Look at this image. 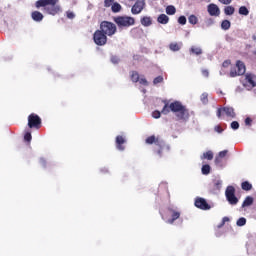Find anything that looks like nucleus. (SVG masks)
Masks as SVG:
<instances>
[{
    "label": "nucleus",
    "mask_w": 256,
    "mask_h": 256,
    "mask_svg": "<svg viewBox=\"0 0 256 256\" xmlns=\"http://www.w3.org/2000/svg\"><path fill=\"white\" fill-rule=\"evenodd\" d=\"M145 143L147 145H155L156 147H158V149H154L155 153H157V155H159L161 157V155H163V147H165V141H163L159 136H149L148 138H146Z\"/></svg>",
    "instance_id": "20e7f679"
},
{
    "label": "nucleus",
    "mask_w": 256,
    "mask_h": 256,
    "mask_svg": "<svg viewBox=\"0 0 256 256\" xmlns=\"http://www.w3.org/2000/svg\"><path fill=\"white\" fill-rule=\"evenodd\" d=\"M93 41L98 47H103L107 45V34L103 33L101 30H96L93 34Z\"/></svg>",
    "instance_id": "0eeeda50"
},
{
    "label": "nucleus",
    "mask_w": 256,
    "mask_h": 256,
    "mask_svg": "<svg viewBox=\"0 0 256 256\" xmlns=\"http://www.w3.org/2000/svg\"><path fill=\"white\" fill-rule=\"evenodd\" d=\"M221 29L229 31V29H231V22L229 20H223L221 23Z\"/></svg>",
    "instance_id": "5701e85b"
},
{
    "label": "nucleus",
    "mask_w": 256,
    "mask_h": 256,
    "mask_svg": "<svg viewBox=\"0 0 256 256\" xmlns=\"http://www.w3.org/2000/svg\"><path fill=\"white\" fill-rule=\"evenodd\" d=\"M246 83L249 87H256V76L253 74H247L245 77Z\"/></svg>",
    "instance_id": "dca6fc26"
},
{
    "label": "nucleus",
    "mask_w": 256,
    "mask_h": 256,
    "mask_svg": "<svg viewBox=\"0 0 256 256\" xmlns=\"http://www.w3.org/2000/svg\"><path fill=\"white\" fill-rule=\"evenodd\" d=\"M169 213H171V219L167 220V223H169V225H173L175 223V221H177V219H179V217H181V212L169 207L168 208Z\"/></svg>",
    "instance_id": "ddd939ff"
},
{
    "label": "nucleus",
    "mask_w": 256,
    "mask_h": 256,
    "mask_svg": "<svg viewBox=\"0 0 256 256\" xmlns=\"http://www.w3.org/2000/svg\"><path fill=\"white\" fill-rule=\"evenodd\" d=\"M254 55H256V50L254 51Z\"/></svg>",
    "instance_id": "13d9d810"
},
{
    "label": "nucleus",
    "mask_w": 256,
    "mask_h": 256,
    "mask_svg": "<svg viewBox=\"0 0 256 256\" xmlns=\"http://www.w3.org/2000/svg\"><path fill=\"white\" fill-rule=\"evenodd\" d=\"M223 112L227 115V117L235 118V110L231 107H224Z\"/></svg>",
    "instance_id": "412c9836"
},
{
    "label": "nucleus",
    "mask_w": 256,
    "mask_h": 256,
    "mask_svg": "<svg viewBox=\"0 0 256 256\" xmlns=\"http://www.w3.org/2000/svg\"><path fill=\"white\" fill-rule=\"evenodd\" d=\"M111 63H113L114 65H117L119 63V57L112 56L111 57Z\"/></svg>",
    "instance_id": "c03bdc74"
},
{
    "label": "nucleus",
    "mask_w": 256,
    "mask_h": 256,
    "mask_svg": "<svg viewBox=\"0 0 256 256\" xmlns=\"http://www.w3.org/2000/svg\"><path fill=\"white\" fill-rule=\"evenodd\" d=\"M195 207H197V209H201L202 211H209V209H211V205H209L207 200L204 198H196Z\"/></svg>",
    "instance_id": "9b49d317"
},
{
    "label": "nucleus",
    "mask_w": 256,
    "mask_h": 256,
    "mask_svg": "<svg viewBox=\"0 0 256 256\" xmlns=\"http://www.w3.org/2000/svg\"><path fill=\"white\" fill-rule=\"evenodd\" d=\"M31 18L33 19V21H35L36 23H41V21H43V19H45V16L43 15V13H41L40 11H33L31 13Z\"/></svg>",
    "instance_id": "2eb2a0df"
},
{
    "label": "nucleus",
    "mask_w": 256,
    "mask_h": 256,
    "mask_svg": "<svg viewBox=\"0 0 256 256\" xmlns=\"http://www.w3.org/2000/svg\"><path fill=\"white\" fill-rule=\"evenodd\" d=\"M166 13L167 15H175L177 13V9L173 5H169L166 7Z\"/></svg>",
    "instance_id": "bb28decb"
},
{
    "label": "nucleus",
    "mask_w": 256,
    "mask_h": 256,
    "mask_svg": "<svg viewBox=\"0 0 256 256\" xmlns=\"http://www.w3.org/2000/svg\"><path fill=\"white\" fill-rule=\"evenodd\" d=\"M236 224L238 227H244V225L247 224V219H245L244 217H241L237 220Z\"/></svg>",
    "instance_id": "f704fd0d"
},
{
    "label": "nucleus",
    "mask_w": 256,
    "mask_h": 256,
    "mask_svg": "<svg viewBox=\"0 0 256 256\" xmlns=\"http://www.w3.org/2000/svg\"><path fill=\"white\" fill-rule=\"evenodd\" d=\"M188 21L191 25H197L199 23V19L193 14L188 17Z\"/></svg>",
    "instance_id": "c756f323"
},
{
    "label": "nucleus",
    "mask_w": 256,
    "mask_h": 256,
    "mask_svg": "<svg viewBox=\"0 0 256 256\" xmlns=\"http://www.w3.org/2000/svg\"><path fill=\"white\" fill-rule=\"evenodd\" d=\"M214 131H216V133H223V128H221V126L217 125L214 127Z\"/></svg>",
    "instance_id": "de8ad7c7"
},
{
    "label": "nucleus",
    "mask_w": 256,
    "mask_h": 256,
    "mask_svg": "<svg viewBox=\"0 0 256 256\" xmlns=\"http://www.w3.org/2000/svg\"><path fill=\"white\" fill-rule=\"evenodd\" d=\"M162 103H164V106L161 110H155L152 112V117L154 119H159L162 115H169V112L175 114L176 121H182V123H187L189 121V117L191 115L189 114V109L183 103L180 101H174L169 104V100H162Z\"/></svg>",
    "instance_id": "f257e3e1"
},
{
    "label": "nucleus",
    "mask_w": 256,
    "mask_h": 256,
    "mask_svg": "<svg viewBox=\"0 0 256 256\" xmlns=\"http://www.w3.org/2000/svg\"><path fill=\"white\" fill-rule=\"evenodd\" d=\"M207 11L211 17H219V15H221V10L217 4H209Z\"/></svg>",
    "instance_id": "f8f14e48"
},
{
    "label": "nucleus",
    "mask_w": 256,
    "mask_h": 256,
    "mask_svg": "<svg viewBox=\"0 0 256 256\" xmlns=\"http://www.w3.org/2000/svg\"><path fill=\"white\" fill-rule=\"evenodd\" d=\"M231 129H234V130L239 129V122L233 121V122L231 123Z\"/></svg>",
    "instance_id": "79ce46f5"
},
{
    "label": "nucleus",
    "mask_w": 256,
    "mask_h": 256,
    "mask_svg": "<svg viewBox=\"0 0 256 256\" xmlns=\"http://www.w3.org/2000/svg\"><path fill=\"white\" fill-rule=\"evenodd\" d=\"M28 127L30 129H41V117L32 113L28 116Z\"/></svg>",
    "instance_id": "1a4fd4ad"
},
{
    "label": "nucleus",
    "mask_w": 256,
    "mask_h": 256,
    "mask_svg": "<svg viewBox=\"0 0 256 256\" xmlns=\"http://www.w3.org/2000/svg\"><path fill=\"white\" fill-rule=\"evenodd\" d=\"M253 41H256V34L252 36Z\"/></svg>",
    "instance_id": "6e6d98bb"
},
{
    "label": "nucleus",
    "mask_w": 256,
    "mask_h": 256,
    "mask_svg": "<svg viewBox=\"0 0 256 256\" xmlns=\"http://www.w3.org/2000/svg\"><path fill=\"white\" fill-rule=\"evenodd\" d=\"M130 79L133 83H139V72L132 71L130 75Z\"/></svg>",
    "instance_id": "b1692460"
},
{
    "label": "nucleus",
    "mask_w": 256,
    "mask_h": 256,
    "mask_svg": "<svg viewBox=\"0 0 256 256\" xmlns=\"http://www.w3.org/2000/svg\"><path fill=\"white\" fill-rule=\"evenodd\" d=\"M221 113H223V108H218L216 115L219 119H221Z\"/></svg>",
    "instance_id": "864d4df0"
},
{
    "label": "nucleus",
    "mask_w": 256,
    "mask_h": 256,
    "mask_svg": "<svg viewBox=\"0 0 256 256\" xmlns=\"http://www.w3.org/2000/svg\"><path fill=\"white\" fill-rule=\"evenodd\" d=\"M253 201H254L253 197L247 196L242 203V208L251 207V205L253 204Z\"/></svg>",
    "instance_id": "4be33fe9"
},
{
    "label": "nucleus",
    "mask_w": 256,
    "mask_h": 256,
    "mask_svg": "<svg viewBox=\"0 0 256 256\" xmlns=\"http://www.w3.org/2000/svg\"><path fill=\"white\" fill-rule=\"evenodd\" d=\"M214 163L217 165V167H224L225 165L223 164V158H220L219 156H216Z\"/></svg>",
    "instance_id": "72a5a7b5"
},
{
    "label": "nucleus",
    "mask_w": 256,
    "mask_h": 256,
    "mask_svg": "<svg viewBox=\"0 0 256 256\" xmlns=\"http://www.w3.org/2000/svg\"><path fill=\"white\" fill-rule=\"evenodd\" d=\"M229 153L228 150H223V151H220L219 154H218V157L222 158V159H225V157H227V154Z\"/></svg>",
    "instance_id": "ea45409f"
},
{
    "label": "nucleus",
    "mask_w": 256,
    "mask_h": 256,
    "mask_svg": "<svg viewBox=\"0 0 256 256\" xmlns=\"http://www.w3.org/2000/svg\"><path fill=\"white\" fill-rule=\"evenodd\" d=\"M138 81H139L140 85H145V86L149 85V82L145 78H141Z\"/></svg>",
    "instance_id": "49530a36"
},
{
    "label": "nucleus",
    "mask_w": 256,
    "mask_h": 256,
    "mask_svg": "<svg viewBox=\"0 0 256 256\" xmlns=\"http://www.w3.org/2000/svg\"><path fill=\"white\" fill-rule=\"evenodd\" d=\"M222 5H230L233 0H218Z\"/></svg>",
    "instance_id": "09e8293b"
},
{
    "label": "nucleus",
    "mask_w": 256,
    "mask_h": 256,
    "mask_svg": "<svg viewBox=\"0 0 256 256\" xmlns=\"http://www.w3.org/2000/svg\"><path fill=\"white\" fill-rule=\"evenodd\" d=\"M31 139H33L31 132H26V134L24 135V140L27 141V143H31Z\"/></svg>",
    "instance_id": "4c0bfd02"
},
{
    "label": "nucleus",
    "mask_w": 256,
    "mask_h": 256,
    "mask_svg": "<svg viewBox=\"0 0 256 256\" xmlns=\"http://www.w3.org/2000/svg\"><path fill=\"white\" fill-rule=\"evenodd\" d=\"M239 15H244V16L249 15V9H247V7L245 6H241L239 8Z\"/></svg>",
    "instance_id": "473e14b6"
},
{
    "label": "nucleus",
    "mask_w": 256,
    "mask_h": 256,
    "mask_svg": "<svg viewBox=\"0 0 256 256\" xmlns=\"http://www.w3.org/2000/svg\"><path fill=\"white\" fill-rule=\"evenodd\" d=\"M178 23H179L180 25H186V24H187V18H186L185 16H180V17L178 18Z\"/></svg>",
    "instance_id": "58836bf2"
},
{
    "label": "nucleus",
    "mask_w": 256,
    "mask_h": 256,
    "mask_svg": "<svg viewBox=\"0 0 256 256\" xmlns=\"http://www.w3.org/2000/svg\"><path fill=\"white\" fill-rule=\"evenodd\" d=\"M115 0H104V7H111Z\"/></svg>",
    "instance_id": "a19ab883"
},
{
    "label": "nucleus",
    "mask_w": 256,
    "mask_h": 256,
    "mask_svg": "<svg viewBox=\"0 0 256 256\" xmlns=\"http://www.w3.org/2000/svg\"><path fill=\"white\" fill-rule=\"evenodd\" d=\"M112 11L113 13H119V11H121V4L119 3L112 4Z\"/></svg>",
    "instance_id": "c9c22d12"
},
{
    "label": "nucleus",
    "mask_w": 256,
    "mask_h": 256,
    "mask_svg": "<svg viewBox=\"0 0 256 256\" xmlns=\"http://www.w3.org/2000/svg\"><path fill=\"white\" fill-rule=\"evenodd\" d=\"M241 187H242L243 191H251V189H253V185L251 183H249L248 181L242 182Z\"/></svg>",
    "instance_id": "393cba45"
},
{
    "label": "nucleus",
    "mask_w": 256,
    "mask_h": 256,
    "mask_svg": "<svg viewBox=\"0 0 256 256\" xmlns=\"http://www.w3.org/2000/svg\"><path fill=\"white\" fill-rule=\"evenodd\" d=\"M245 71V63H243L241 60H238L236 65L230 69V77H239L240 75H245Z\"/></svg>",
    "instance_id": "423d86ee"
},
{
    "label": "nucleus",
    "mask_w": 256,
    "mask_h": 256,
    "mask_svg": "<svg viewBox=\"0 0 256 256\" xmlns=\"http://www.w3.org/2000/svg\"><path fill=\"white\" fill-rule=\"evenodd\" d=\"M140 23L143 27H151V25H153V20L149 16H144L140 19Z\"/></svg>",
    "instance_id": "f3484780"
},
{
    "label": "nucleus",
    "mask_w": 256,
    "mask_h": 256,
    "mask_svg": "<svg viewBox=\"0 0 256 256\" xmlns=\"http://www.w3.org/2000/svg\"><path fill=\"white\" fill-rule=\"evenodd\" d=\"M200 101L203 103V105H207V103H209V94L207 92L202 93L200 96Z\"/></svg>",
    "instance_id": "a878e982"
},
{
    "label": "nucleus",
    "mask_w": 256,
    "mask_h": 256,
    "mask_svg": "<svg viewBox=\"0 0 256 256\" xmlns=\"http://www.w3.org/2000/svg\"><path fill=\"white\" fill-rule=\"evenodd\" d=\"M202 75H203L204 77H209V71H208V70H203V71H202Z\"/></svg>",
    "instance_id": "5fc2aeb1"
},
{
    "label": "nucleus",
    "mask_w": 256,
    "mask_h": 256,
    "mask_svg": "<svg viewBox=\"0 0 256 256\" xmlns=\"http://www.w3.org/2000/svg\"><path fill=\"white\" fill-rule=\"evenodd\" d=\"M157 21L161 25H167V23H169V16H167L166 14H160L157 18Z\"/></svg>",
    "instance_id": "6ab92c4d"
},
{
    "label": "nucleus",
    "mask_w": 256,
    "mask_h": 256,
    "mask_svg": "<svg viewBox=\"0 0 256 256\" xmlns=\"http://www.w3.org/2000/svg\"><path fill=\"white\" fill-rule=\"evenodd\" d=\"M203 159H207L208 161H212V159H213V152L211 150L205 152L203 154Z\"/></svg>",
    "instance_id": "2f4dec72"
},
{
    "label": "nucleus",
    "mask_w": 256,
    "mask_h": 256,
    "mask_svg": "<svg viewBox=\"0 0 256 256\" xmlns=\"http://www.w3.org/2000/svg\"><path fill=\"white\" fill-rule=\"evenodd\" d=\"M252 123H253V119H251V118H249V117H247V118L245 119V125L251 126Z\"/></svg>",
    "instance_id": "8fccbe9b"
},
{
    "label": "nucleus",
    "mask_w": 256,
    "mask_h": 256,
    "mask_svg": "<svg viewBox=\"0 0 256 256\" xmlns=\"http://www.w3.org/2000/svg\"><path fill=\"white\" fill-rule=\"evenodd\" d=\"M115 143L118 151H125V143H127V140H125V137L121 135L116 136Z\"/></svg>",
    "instance_id": "4468645a"
},
{
    "label": "nucleus",
    "mask_w": 256,
    "mask_h": 256,
    "mask_svg": "<svg viewBox=\"0 0 256 256\" xmlns=\"http://www.w3.org/2000/svg\"><path fill=\"white\" fill-rule=\"evenodd\" d=\"M189 53L190 55H196V56L203 55V49L198 46H191Z\"/></svg>",
    "instance_id": "a211bd4d"
},
{
    "label": "nucleus",
    "mask_w": 256,
    "mask_h": 256,
    "mask_svg": "<svg viewBox=\"0 0 256 256\" xmlns=\"http://www.w3.org/2000/svg\"><path fill=\"white\" fill-rule=\"evenodd\" d=\"M145 9V0H137L131 8L132 15H139Z\"/></svg>",
    "instance_id": "9d476101"
},
{
    "label": "nucleus",
    "mask_w": 256,
    "mask_h": 256,
    "mask_svg": "<svg viewBox=\"0 0 256 256\" xmlns=\"http://www.w3.org/2000/svg\"><path fill=\"white\" fill-rule=\"evenodd\" d=\"M224 13H225V15H233V13H235V7H233V6H226L224 8Z\"/></svg>",
    "instance_id": "c85d7f7f"
},
{
    "label": "nucleus",
    "mask_w": 256,
    "mask_h": 256,
    "mask_svg": "<svg viewBox=\"0 0 256 256\" xmlns=\"http://www.w3.org/2000/svg\"><path fill=\"white\" fill-rule=\"evenodd\" d=\"M231 65V60H226L223 62L222 67H229Z\"/></svg>",
    "instance_id": "603ef678"
},
{
    "label": "nucleus",
    "mask_w": 256,
    "mask_h": 256,
    "mask_svg": "<svg viewBox=\"0 0 256 256\" xmlns=\"http://www.w3.org/2000/svg\"><path fill=\"white\" fill-rule=\"evenodd\" d=\"M209 25H213V20L212 19L209 20Z\"/></svg>",
    "instance_id": "4d7b16f0"
},
{
    "label": "nucleus",
    "mask_w": 256,
    "mask_h": 256,
    "mask_svg": "<svg viewBox=\"0 0 256 256\" xmlns=\"http://www.w3.org/2000/svg\"><path fill=\"white\" fill-rule=\"evenodd\" d=\"M202 175H209L211 173V166L209 164H205L202 166Z\"/></svg>",
    "instance_id": "cd10ccee"
},
{
    "label": "nucleus",
    "mask_w": 256,
    "mask_h": 256,
    "mask_svg": "<svg viewBox=\"0 0 256 256\" xmlns=\"http://www.w3.org/2000/svg\"><path fill=\"white\" fill-rule=\"evenodd\" d=\"M39 163H40L43 167H45V165H47V160H45V158H40Z\"/></svg>",
    "instance_id": "3c124183"
},
{
    "label": "nucleus",
    "mask_w": 256,
    "mask_h": 256,
    "mask_svg": "<svg viewBox=\"0 0 256 256\" xmlns=\"http://www.w3.org/2000/svg\"><path fill=\"white\" fill-rule=\"evenodd\" d=\"M163 81H164L163 76H158V77L154 78L153 84L159 85V83H163Z\"/></svg>",
    "instance_id": "e433bc0d"
},
{
    "label": "nucleus",
    "mask_w": 256,
    "mask_h": 256,
    "mask_svg": "<svg viewBox=\"0 0 256 256\" xmlns=\"http://www.w3.org/2000/svg\"><path fill=\"white\" fill-rule=\"evenodd\" d=\"M35 7L36 9H41L42 7L43 13L52 15L53 17L63 12V8H61L59 0H37L35 2Z\"/></svg>",
    "instance_id": "f03ea898"
},
{
    "label": "nucleus",
    "mask_w": 256,
    "mask_h": 256,
    "mask_svg": "<svg viewBox=\"0 0 256 256\" xmlns=\"http://www.w3.org/2000/svg\"><path fill=\"white\" fill-rule=\"evenodd\" d=\"M100 30L108 37H113L117 33V26L113 22L102 21L100 23Z\"/></svg>",
    "instance_id": "39448f33"
},
{
    "label": "nucleus",
    "mask_w": 256,
    "mask_h": 256,
    "mask_svg": "<svg viewBox=\"0 0 256 256\" xmlns=\"http://www.w3.org/2000/svg\"><path fill=\"white\" fill-rule=\"evenodd\" d=\"M66 15H67L68 19H75V13H73L71 11H67Z\"/></svg>",
    "instance_id": "a18cd8bd"
},
{
    "label": "nucleus",
    "mask_w": 256,
    "mask_h": 256,
    "mask_svg": "<svg viewBox=\"0 0 256 256\" xmlns=\"http://www.w3.org/2000/svg\"><path fill=\"white\" fill-rule=\"evenodd\" d=\"M170 51H179L181 49V45H179L177 42L170 43L169 45Z\"/></svg>",
    "instance_id": "7c9ffc66"
},
{
    "label": "nucleus",
    "mask_w": 256,
    "mask_h": 256,
    "mask_svg": "<svg viewBox=\"0 0 256 256\" xmlns=\"http://www.w3.org/2000/svg\"><path fill=\"white\" fill-rule=\"evenodd\" d=\"M226 199L230 205H237L239 198L235 196V187L228 186L225 191Z\"/></svg>",
    "instance_id": "6e6552de"
},
{
    "label": "nucleus",
    "mask_w": 256,
    "mask_h": 256,
    "mask_svg": "<svg viewBox=\"0 0 256 256\" xmlns=\"http://www.w3.org/2000/svg\"><path fill=\"white\" fill-rule=\"evenodd\" d=\"M229 222V217L225 216L223 219H222V222L220 223V225L218 226L219 229L220 227H223L225 225V223Z\"/></svg>",
    "instance_id": "37998d69"
},
{
    "label": "nucleus",
    "mask_w": 256,
    "mask_h": 256,
    "mask_svg": "<svg viewBox=\"0 0 256 256\" xmlns=\"http://www.w3.org/2000/svg\"><path fill=\"white\" fill-rule=\"evenodd\" d=\"M222 185H223V181H221V180H213V182H212V189H213V191L221 190Z\"/></svg>",
    "instance_id": "aec40b11"
},
{
    "label": "nucleus",
    "mask_w": 256,
    "mask_h": 256,
    "mask_svg": "<svg viewBox=\"0 0 256 256\" xmlns=\"http://www.w3.org/2000/svg\"><path fill=\"white\" fill-rule=\"evenodd\" d=\"M114 23H116L118 29H129L135 25V18L131 16H117L114 17Z\"/></svg>",
    "instance_id": "7ed1b4c3"
}]
</instances>
